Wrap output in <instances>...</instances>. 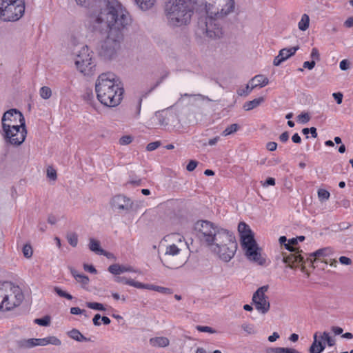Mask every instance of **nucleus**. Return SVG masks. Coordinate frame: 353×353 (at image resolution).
Masks as SVG:
<instances>
[{"instance_id": "nucleus-1", "label": "nucleus", "mask_w": 353, "mask_h": 353, "mask_svg": "<svg viewBox=\"0 0 353 353\" xmlns=\"http://www.w3.org/2000/svg\"><path fill=\"white\" fill-rule=\"evenodd\" d=\"M92 23L95 30H109L99 50V56L107 60L114 59L123 40V30L131 23L129 12L117 1L100 0L98 10L92 15Z\"/></svg>"}, {"instance_id": "nucleus-2", "label": "nucleus", "mask_w": 353, "mask_h": 353, "mask_svg": "<svg viewBox=\"0 0 353 353\" xmlns=\"http://www.w3.org/2000/svg\"><path fill=\"white\" fill-rule=\"evenodd\" d=\"M195 229L200 240L220 260L229 262L233 259L237 250V242L232 232L208 221H197Z\"/></svg>"}, {"instance_id": "nucleus-3", "label": "nucleus", "mask_w": 353, "mask_h": 353, "mask_svg": "<svg viewBox=\"0 0 353 353\" xmlns=\"http://www.w3.org/2000/svg\"><path fill=\"white\" fill-rule=\"evenodd\" d=\"M97 99L104 105L116 107L120 104L124 92L123 85L112 72L100 74L95 83Z\"/></svg>"}, {"instance_id": "nucleus-4", "label": "nucleus", "mask_w": 353, "mask_h": 353, "mask_svg": "<svg viewBox=\"0 0 353 353\" xmlns=\"http://www.w3.org/2000/svg\"><path fill=\"white\" fill-rule=\"evenodd\" d=\"M192 14V8L186 0H168L165 5V21L172 29L188 24Z\"/></svg>"}, {"instance_id": "nucleus-5", "label": "nucleus", "mask_w": 353, "mask_h": 353, "mask_svg": "<svg viewBox=\"0 0 353 353\" xmlns=\"http://www.w3.org/2000/svg\"><path fill=\"white\" fill-rule=\"evenodd\" d=\"M166 241L171 243L166 247L161 261L168 268H177L183 265L187 261V257L183 255L187 248L184 237L179 233H173L165 237Z\"/></svg>"}, {"instance_id": "nucleus-6", "label": "nucleus", "mask_w": 353, "mask_h": 353, "mask_svg": "<svg viewBox=\"0 0 353 353\" xmlns=\"http://www.w3.org/2000/svg\"><path fill=\"white\" fill-rule=\"evenodd\" d=\"M238 230L241 235V245L247 258L258 265H265V259L262 256L261 250L259 248L249 225L241 222L238 225Z\"/></svg>"}, {"instance_id": "nucleus-7", "label": "nucleus", "mask_w": 353, "mask_h": 353, "mask_svg": "<svg viewBox=\"0 0 353 353\" xmlns=\"http://www.w3.org/2000/svg\"><path fill=\"white\" fill-rule=\"evenodd\" d=\"M23 300L21 288L10 282L0 283V310L8 311L19 305Z\"/></svg>"}, {"instance_id": "nucleus-8", "label": "nucleus", "mask_w": 353, "mask_h": 353, "mask_svg": "<svg viewBox=\"0 0 353 353\" xmlns=\"http://www.w3.org/2000/svg\"><path fill=\"white\" fill-rule=\"evenodd\" d=\"M24 12V0H0V19L3 21H17Z\"/></svg>"}, {"instance_id": "nucleus-9", "label": "nucleus", "mask_w": 353, "mask_h": 353, "mask_svg": "<svg viewBox=\"0 0 353 353\" xmlns=\"http://www.w3.org/2000/svg\"><path fill=\"white\" fill-rule=\"evenodd\" d=\"M74 63L77 70L84 75H91L96 67L93 52L87 46H82L77 52Z\"/></svg>"}, {"instance_id": "nucleus-10", "label": "nucleus", "mask_w": 353, "mask_h": 353, "mask_svg": "<svg viewBox=\"0 0 353 353\" xmlns=\"http://www.w3.org/2000/svg\"><path fill=\"white\" fill-rule=\"evenodd\" d=\"M234 0H212L208 6L206 16L224 20L234 12Z\"/></svg>"}, {"instance_id": "nucleus-11", "label": "nucleus", "mask_w": 353, "mask_h": 353, "mask_svg": "<svg viewBox=\"0 0 353 353\" xmlns=\"http://www.w3.org/2000/svg\"><path fill=\"white\" fill-rule=\"evenodd\" d=\"M5 139L12 145H20L26 137L27 131L24 126H15L3 129Z\"/></svg>"}, {"instance_id": "nucleus-12", "label": "nucleus", "mask_w": 353, "mask_h": 353, "mask_svg": "<svg viewBox=\"0 0 353 353\" xmlns=\"http://www.w3.org/2000/svg\"><path fill=\"white\" fill-rule=\"evenodd\" d=\"M268 286L264 285L259 288L253 294L252 303L256 309L261 314H266L270 307L268 297L265 294L268 291Z\"/></svg>"}, {"instance_id": "nucleus-13", "label": "nucleus", "mask_w": 353, "mask_h": 353, "mask_svg": "<svg viewBox=\"0 0 353 353\" xmlns=\"http://www.w3.org/2000/svg\"><path fill=\"white\" fill-rule=\"evenodd\" d=\"M2 128H13V125L24 126L25 119L23 115L16 109H10L6 111L1 119Z\"/></svg>"}, {"instance_id": "nucleus-14", "label": "nucleus", "mask_w": 353, "mask_h": 353, "mask_svg": "<svg viewBox=\"0 0 353 353\" xmlns=\"http://www.w3.org/2000/svg\"><path fill=\"white\" fill-rule=\"evenodd\" d=\"M222 19H214V17H206L205 26L206 36L211 39H219L222 37L223 31L221 21Z\"/></svg>"}, {"instance_id": "nucleus-15", "label": "nucleus", "mask_w": 353, "mask_h": 353, "mask_svg": "<svg viewBox=\"0 0 353 353\" xmlns=\"http://www.w3.org/2000/svg\"><path fill=\"white\" fill-rule=\"evenodd\" d=\"M111 205L119 212H129L132 208L133 202L130 198L119 194L112 198Z\"/></svg>"}, {"instance_id": "nucleus-16", "label": "nucleus", "mask_w": 353, "mask_h": 353, "mask_svg": "<svg viewBox=\"0 0 353 353\" xmlns=\"http://www.w3.org/2000/svg\"><path fill=\"white\" fill-rule=\"evenodd\" d=\"M212 0H187L189 5L192 8V11L195 10L196 12L205 13L206 14L208 10V6Z\"/></svg>"}, {"instance_id": "nucleus-17", "label": "nucleus", "mask_w": 353, "mask_h": 353, "mask_svg": "<svg viewBox=\"0 0 353 353\" xmlns=\"http://www.w3.org/2000/svg\"><path fill=\"white\" fill-rule=\"evenodd\" d=\"M283 262L285 263H288L289 267L290 268H293V266L292 264L294 263H305L304 260V257L299 254V252H296L294 253H290V254L287 256H283Z\"/></svg>"}, {"instance_id": "nucleus-18", "label": "nucleus", "mask_w": 353, "mask_h": 353, "mask_svg": "<svg viewBox=\"0 0 353 353\" xmlns=\"http://www.w3.org/2000/svg\"><path fill=\"white\" fill-rule=\"evenodd\" d=\"M35 347L36 346H46L51 344L54 345H61V341L57 336H49L42 339H34Z\"/></svg>"}, {"instance_id": "nucleus-19", "label": "nucleus", "mask_w": 353, "mask_h": 353, "mask_svg": "<svg viewBox=\"0 0 353 353\" xmlns=\"http://www.w3.org/2000/svg\"><path fill=\"white\" fill-rule=\"evenodd\" d=\"M269 83V80L263 74H257L250 80V90L257 87L263 88Z\"/></svg>"}, {"instance_id": "nucleus-20", "label": "nucleus", "mask_w": 353, "mask_h": 353, "mask_svg": "<svg viewBox=\"0 0 353 353\" xmlns=\"http://www.w3.org/2000/svg\"><path fill=\"white\" fill-rule=\"evenodd\" d=\"M319 332H316L314 334V341L312 343L309 352L310 353H321L325 348V343L322 340H318Z\"/></svg>"}, {"instance_id": "nucleus-21", "label": "nucleus", "mask_w": 353, "mask_h": 353, "mask_svg": "<svg viewBox=\"0 0 353 353\" xmlns=\"http://www.w3.org/2000/svg\"><path fill=\"white\" fill-rule=\"evenodd\" d=\"M331 252L332 249L330 248H321L312 253L310 255V258H307V260H310V263H313L314 262L319 260L321 257L326 256Z\"/></svg>"}, {"instance_id": "nucleus-22", "label": "nucleus", "mask_w": 353, "mask_h": 353, "mask_svg": "<svg viewBox=\"0 0 353 353\" xmlns=\"http://www.w3.org/2000/svg\"><path fill=\"white\" fill-rule=\"evenodd\" d=\"M108 271L115 275L120 274L126 272H135L132 267L131 266H125V265H120L119 264H112L109 266Z\"/></svg>"}, {"instance_id": "nucleus-23", "label": "nucleus", "mask_w": 353, "mask_h": 353, "mask_svg": "<svg viewBox=\"0 0 353 353\" xmlns=\"http://www.w3.org/2000/svg\"><path fill=\"white\" fill-rule=\"evenodd\" d=\"M150 344L155 347H165L169 345L170 341L165 336L152 337L149 340Z\"/></svg>"}, {"instance_id": "nucleus-24", "label": "nucleus", "mask_w": 353, "mask_h": 353, "mask_svg": "<svg viewBox=\"0 0 353 353\" xmlns=\"http://www.w3.org/2000/svg\"><path fill=\"white\" fill-rule=\"evenodd\" d=\"M89 248L91 251L100 254L108 256V254L112 255V253L108 252L103 249L101 248L100 243L99 241L94 239H90L89 242Z\"/></svg>"}, {"instance_id": "nucleus-25", "label": "nucleus", "mask_w": 353, "mask_h": 353, "mask_svg": "<svg viewBox=\"0 0 353 353\" xmlns=\"http://www.w3.org/2000/svg\"><path fill=\"white\" fill-rule=\"evenodd\" d=\"M17 347L21 350L30 349L35 347L34 338L22 339L16 341Z\"/></svg>"}, {"instance_id": "nucleus-26", "label": "nucleus", "mask_w": 353, "mask_h": 353, "mask_svg": "<svg viewBox=\"0 0 353 353\" xmlns=\"http://www.w3.org/2000/svg\"><path fill=\"white\" fill-rule=\"evenodd\" d=\"M68 336L78 342L82 341H90L91 339L90 338H87L84 336L79 330L77 329H72V330L68 332Z\"/></svg>"}, {"instance_id": "nucleus-27", "label": "nucleus", "mask_w": 353, "mask_h": 353, "mask_svg": "<svg viewBox=\"0 0 353 353\" xmlns=\"http://www.w3.org/2000/svg\"><path fill=\"white\" fill-rule=\"evenodd\" d=\"M264 101V97H261L256 99H254L252 101H247L243 105V109L245 111H250L253 110L254 108L258 107Z\"/></svg>"}, {"instance_id": "nucleus-28", "label": "nucleus", "mask_w": 353, "mask_h": 353, "mask_svg": "<svg viewBox=\"0 0 353 353\" xmlns=\"http://www.w3.org/2000/svg\"><path fill=\"white\" fill-rule=\"evenodd\" d=\"M70 272L77 281L81 283L83 286L88 285L89 278L86 275L79 274L77 271L72 268H70Z\"/></svg>"}, {"instance_id": "nucleus-29", "label": "nucleus", "mask_w": 353, "mask_h": 353, "mask_svg": "<svg viewBox=\"0 0 353 353\" xmlns=\"http://www.w3.org/2000/svg\"><path fill=\"white\" fill-rule=\"evenodd\" d=\"M299 49V46L290 48H283L279 51L280 55L284 57L285 59L287 60L288 58L294 55Z\"/></svg>"}, {"instance_id": "nucleus-30", "label": "nucleus", "mask_w": 353, "mask_h": 353, "mask_svg": "<svg viewBox=\"0 0 353 353\" xmlns=\"http://www.w3.org/2000/svg\"><path fill=\"white\" fill-rule=\"evenodd\" d=\"M135 2L142 10H148L154 6L155 0H135Z\"/></svg>"}, {"instance_id": "nucleus-31", "label": "nucleus", "mask_w": 353, "mask_h": 353, "mask_svg": "<svg viewBox=\"0 0 353 353\" xmlns=\"http://www.w3.org/2000/svg\"><path fill=\"white\" fill-rule=\"evenodd\" d=\"M319 334L322 341L325 343H327L328 346L332 347L335 345V339L328 332H323V333L319 332Z\"/></svg>"}, {"instance_id": "nucleus-32", "label": "nucleus", "mask_w": 353, "mask_h": 353, "mask_svg": "<svg viewBox=\"0 0 353 353\" xmlns=\"http://www.w3.org/2000/svg\"><path fill=\"white\" fill-rule=\"evenodd\" d=\"M310 24V17L307 14H303L301 17V20L298 23V27L300 30L305 31L306 30Z\"/></svg>"}, {"instance_id": "nucleus-33", "label": "nucleus", "mask_w": 353, "mask_h": 353, "mask_svg": "<svg viewBox=\"0 0 353 353\" xmlns=\"http://www.w3.org/2000/svg\"><path fill=\"white\" fill-rule=\"evenodd\" d=\"M125 284L129 285L130 286H133L136 288L139 289H147L150 290L151 284H144L139 281H135L134 280H126Z\"/></svg>"}, {"instance_id": "nucleus-34", "label": "nucleus", "mask_w": 353, "mask_h": 353, "mask_svg": "<svg viewBox=\"0 0 353 353\" xmlns=\"http://www.w3.org/2000/svg\"><path fill=\"white\" fill-rule=\"evenodd\" d=\"M150 290H154L164 294H171L172 290L170 288L151 284Z\"/></svg>"}, {"instance_id": "nucleus-35", "label": "nucleus", "mask_w": 353, "mask_h": 353, "mask_svg": "<svg viewBox=\"0 0 353 353\" xmlns=\"http://www.w3.org/2000/svg\"><path fill=\"white\" fill-rule=\"evenodd\" d=\"M317 194L318 198L321 203L327 201L330 196V192L327 190L323 188H320L318 190Z\"/></svg>"}, {"instance_id": "nucleus-36", "label": "nucleus", "mask_w": 353, "mask_h": 353, "mask_svg": "<svg viewBox=\"0 0 353 353\" xmlns=\"http://www.w3.org/2000/svg\"><path fill=\"white\" fill-rule=\"evenodd\" d=\"M39 94L43 99H48L52 96V90L48 86H43L40 88Z\"/></svg>"}, {"instance_id": "nucleus-37", "label": "nucleus", "mask_w": 353, "mask_h": 353, "mask_svg": "<svg viewBox=\"0 0 353 353\" xmlns=\"http://www.w3.org/2000/svg\"><path fill=\"white\" fill-rule=\"evenodd\" d=\"M239 127L237 124L234 123L228 126L222 132V135L224 137H227L230 135L234 132H236L239 130Z\"/></svg>"}, {"instance_id": "nucleus-38", "label": "nucleus", "mask_w": 353, "mask_h": 353, "mask_svg": "<svg viewBox=\"0 0 353 353\" xmlns=\"http://www.w3.org/2000/svg\"><path fill=\"white\" fill-rule=\"evenodd\" d=\"M85 305L90 308L98 311H105V308L102 303L97 302H86Z\"/></svg>"}, {"instance_id": "nucleus-39", "label": "nucleus", "mask_w": 353, "mask_h": 353, "mask_svg": "<svg viewBox=\"0 0 353 353\" xmlns=\"http://www.w3.org/2000/svg\"><path fill=\"white\" fill-rule=\"evenodd\" d=\"M67 240L70 245L76 247L78 243V236L75 232H69L67 234Z\"/></svg>"}, {"instance_id": "nucleus-40", "label": "nucleus", "mask_w": 353, "mask_h": 353, "mask_svg": "<svg viewBox=\"0 0 353 353\" xmlns=\"http://www.w3.org/2000/svg\"><path fill=\"white\" fill-rule=\"evenodd\" d=\"M34 323L41 326H48L50 323V318L48 316H46L41 319H34Z\"/></svg>"}, {"instance_id": "nucleus-41", "label": "nucleus", "mask_w": 353, "mask_h": 353, "mask_svg": "<svg viewBox=\"0 0 353 353\" xmlns=\"http://www.w3.org/2000/svg\"><path fill=\"white\" fill-rule=\"evenodd\" d=\"M54 291L61 297H63V298H65L68 300H71L72 299V296L70 294H68V292L62 290L61 288H59V287H54Z\"/></svg>"}, {"instance_id": "nucleus-42", "label": "nucleus", "mask_w": 353, "mask_h": 353, "mask_svg": "<svg viewBox=\"0 0 353 353\" xmlns=\"http://www.w3.org/2000/svg\"><path fill=\"white\" fill-rule=\"evenodd\" d=\"M252 90H250V82L246 85L245 88H239L237 90L236 92L239 96H248Z\"/></svg>"}, {"instance_id": "nucleus-43", "label": "nucleus", "mask_w": 353, "mask_h": 353, "mask_svg": "<svg viewBox=\"0 0 353 353\" xmlns=\"http://www.w3.org/2000/svg\"><path fill=\"white\" fill-rule=\"evenodd\" d=\"M22 252H23L24 256L28 259L30 258L32 256V253H33L32 248L31 245L29 244L24 245V246L23 247V249H22Z\"/></svg>"}, {"instance_id": "nucleus-44", "label": "nucleus", "mask_w": 353, "mask_h": 353, "mask_svg": "<svg viewBox=\"0 0 353 353\" xmlns=\"http://www.w3.org/2000/svg\"><path fill=\"white\" fill-rule=\"evenodd\" d=\"M298 121L301 123H306L310 120V116L307 112H302L297 117Z\"/></svg>"}, {"instance_id": "nucleus-45", "label": "nucleus", "mask_w": 353, "mask_h": 353, "mask_svg": "<svg viewBox=\"0 0 353 353\" xmlns=\"http://www.w3.org/2000/svg\"><path fill=\"white\" fill-rule=\"evenodd\" d=\"M133 140V138L130 135H125L120 138L119 143L122 145H126L130 144Z\"/></svg>"}, {"instance_id": "nucleus-46", "label": "nucleus", "mask_w": 353, "mask_h": 353, "mask_svg": "<svg viewBox=\"0 0 353 353\" xmlns=\"http://www.w3.org/2000/svg\"><path fill=\"white\" fill-rule=\"evenodd\" d=\"M297 239L296 238H292L290 240H289L288 243L285 244V247L287 250H288L290 252H295V249L292 248V245H294L297 243Z\"/></svg>"}, {"instance_id": "nucleus-47", "label": "nucleus", "mask_w": 353, "mask_h": 353, "mask_svg": "<svg viewBox=\"0 0 353 353\" xmlns=\"http://www.w3.org/2000/svg\"><path fill=\"white\" fill-rule=\"evenodd\" d=\"M86 311L85 310H82L78 307H73L70 308V313L72 314H84L85 317H88V315L85 314Z\"/></svg>"}, {"instance_id": "nucleus-48", "label": "nucleus", "mask_w": 353, "mask_h": 353, "mask_svg": "<svg viewBox=\"0 0 353 353\" xmlns=\"http://www.w3.org/2000/svg\"><path fill=\"white\" fill-rule=\"evenodd\" d=\"M47 176L52 180L57 179V172L52 167H48L47 169Z\"/></svg>"}, {"instance_id": "nucleus-49", "label": "nucleus", "mask_w": 353, "mask_h": 353, "mask_svg": "<svg viewBox=\"0 0 353 353\" xmlns=\"http://www.w3.org/2000/svg\"><path fill=\"white\" fill-rule=\"evenodd\" d=\"M160 145H161V141H158L151 142L147 145L146 150L148 151H153V150H156L157 148H158Z\"/></svg>"}, {"instance_id": "nucleus-50", "label": "nucleus", "mask_w": 353, "mask_h": 353, "mask_svg": "<svg viewBox=\"0 0 353 353\" xmlns=\"http://www.w3.org/2000/svg\"><path fill=\"white\" fill-rule=\"evenodd\" d=\"M196 330H199V332H209V333H212V334L216 332V331L214 330H213L212 327H208V326L197 325Z\"/></svg>"}, {"instance_id": "nucleus-51", "label": "nucleus", "mask_w": 353, "mask_h": 353, "mask_svg": "<svg viewBox=\"0 0 353 353\" xmlns=\"http://www.w3.org/2000/svg\"><path fill=\"white\" fill-rule=\"evenodd\" d=\"M198 161L195 160H190L186 166V170L189 172H192L193 170H195V168L198 165Z\"/></svg>"}, {"instance_id": "nucleus-52", "label": "nucleus", "mask_w": 353, "mask_h": 353, "mask_svg": "<svg viewBox=\"0 0 353 353\" xmlns=\"http://www.w3.org/2000/svg\"><path fill=\"white\" fill-rule=\"evenodd\" d=\"M310 57L312 60L315 61H319L320 59V54L319 52V50L317 48H314L312 50Z\"/></svg>"}, {"instance_id": "nucleus-53", "label": "nucleus", "mask_w": 353, "mask_h": 353, "mask_svg": "<svg viewBox=\"0 0 353 353\" xmlns=\"http://www.w3.org/2000/svg\"><path fill=\"white\" fill-rule=\"evenodd\" d=\"M285 61L284 57L280 55V52L279 53V55L276 56L273 61V64L275 66L279 65L282 62Z\"/></svg>"}, {"instance_id": "nucleus-54", "label": "nucleus", "mask_w": 353, "mask_h": 353, "mask_svg": "<svg viewBox=\"0 0 353 353\" xmlns=\"http://www.w3.org/2000/svg\"><path fill=\"white\" fill-rule=\"evenodd\" d=\"M242 328H243V330L245 332H248V334H254V333H255L254 327L251 325L244 324V325H242Z\"/></svg>"}, {"instance_id": "nucleus-55", "label": "nucleus", "mask_w": 353, "mask_h": 353, "mask_svg": "<svg viewBox=\"0 0 353 353\" xmlns=\"http://www.w3.org/2000/svg\"><path fill=\"white\" fill-rule=\"evenodd\" d=\"M339 67L341 70H347L350 68V63L346 59L342 60L340 62Z\"/></svg>"}, {"instance_id": "nucleus-56", "label": "nucleus", "mask_w": 353, "mask_h": 353, "mask_svg": "<svg viewBox=\"0 0 353 353\" xmlns=\"http://www.w3.org/2000/svg\"><path fill=\"white\" fill-rule=\"evenodd\" d=\"M339 262L343 265H348L352 263V260L347 256H342L339 257Z\"/></svg>"}, {"instance_id": "nucleus-57", "label": "nucleus", "mask_w": 353, "mask_h": 353, "mask_svg": "<svg viewBox=\"0 0 353 353\" xmlns=\"http://www.w3.org/2000/svg\"><path fill=\"white\" fill-rule=\"evenodd\" d=\"M332 97L336 100L338 104H341L343 100V94L341 92H336L332 94Z\"/></svg>"}, {"instance_id": "nucleus-58", "label": "nucleus", "mask_w": 353, "mask_h": 353, "mask_svg": "<svg viewBox=\"0 0 353 353\" xmlns=\"http://www.w3.org/2000/svg\"><path fill=\"white\" fill-rule=\"evenodd\" d=\"M316 65V62L314 60H312L311 61H305L303 63V68H307L309 70H312L314 68Z\"/></svg>"}, {"instance_id": "nucleus-59", "label": "nucleus", "mask_w": 353, "mask_h": 353, "mask_svg": "<svg viewBox=\"0 0 353 353\" xmlns=\"http://www.w3.org/2000/svg\"><path fill=\"white\" fill-rule=\"evenodd\" d=\"M277 148V143L274 141L268 142L266 144V148L270 151H274L276 150Z\"/></svg>"}, {"instance_id": "nucleus-60", "label": "nucleus", "mask_w": 353, "mask_h": 353, "mask_svg": "<svg viewBox=\"0 0 353 353\" xmlns=\"http://www.w3.org/2000/svg\"><path fill=\"white\" fill-rule=\"evenodd\" d=\"M83 268H84V270L85 271H88V272H89L90 273H96L97 272L96 269L92 265L84 264L83 265Z\"/></svg>"}, {"instance_id": "nucleus-61", "label": "nucleus", "mask_w": 353, "mask_h": 353, "mask_svg": "<svg viewBox=\"0 0 353 353\" xmlns=\"http://www.w3.org/2000/svg\"><path fill=\"white\" fill-rule=\"evenodd\" d=\"M100 319H101V316L99 314H97L94 315L93 319H92V321H93V324L95 325V326H99L101 325V322H100Z\"/></svg>"}, {"instance_id": "nucleus-62", "label": "nucleus", "mask_w": 353, "mask_h": 353, "mask_svg": "<svg viewBox=\"0 0 353 353\" xmlns=\"http://www.w3.org/2000/svg\"><path fill=\"white\" fill-rule=\"evenodd\" d=\"M331 330L335 335L341 334L343 332V329L338 326H332Z\"/></svg>"}, {"instance_id": "nucleus-63", "label": "nucleus", "mask_w": 353, "mask_h": 353, "mask_svg": "<svg viewBox=\"0 0 353 353\" xmlns=\"http://www.w3.org/2000/svg\"><path fill=\"white\" fill-rule=\"evenodd\" d=\"M279 139L281 141L286 142L289 139V133L288 132H284L280 135Z\"/></svg>"}, {"instance_id": "nucleus-64", "label": "nucleus", "mask_w": 353, "mask_h": 353, "mask_svg": "<svg viewBox=\"0 0 353 353\" xmlns=\"http://www.w3.org/2000/svg\"><path fill=\"white\" fill-rule=\"evenodd\" d=\"M347 28L353 27V17H349L344 23Z\"/></svg>"}]
</instances>
